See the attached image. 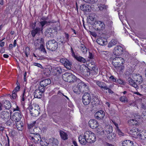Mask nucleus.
I'll use <instances>...</instances> for the list:
<instances>
[{
	"label": "nucleus",
	"instance_id": "f257e3e1",
	"mask_svg": "<svg viewBox=\"0 0 146 146\" xmlns=\"http://www.w3.org/2000/svg\"><path fill=\"white\" fill-rule=\"evenodd\" d=\"M36 121L33 122L28 125V129L30 132L29 138L31 142L35 143H38L39 140L41 139V137L39 134L37 133V127L36 126Z\"/></svg>",
	"mask_w": 146,
	"mask_h": 146
},
{
	"label": "nucleus",
	"instance_id": "f03ea898",
	"mask_svg": "<svg viewBox=\"0 0 146 146\" xmlns=\"http://www.w3.org/2000/svg\"><path fill=\"white\" fill-rule=\"evenodd\" d=\"M102 127L104 130L101 131V135H103L104 137H106L110 141L112 140L115 137L114 135H112V127L110 125L103 124Z\"/></svg>",
	"mask_w": 146,
	"mask_h": 146
},
{
	"label": "nucleus",
	"instance_id": "7ed1b4c3",
	"mask_svg": "<svg viewBox=\"0 0 146 146\" xmlns=\"http://www.w3.org/2000/svg\"><path fill=\"white\" fill-rule=\"evenodd\" d=\"M62 79L65 81L70 83L78 82L81 80L76 77L69 72H66L62 75Z\"/></svg>",
	"mask_w": 146,
	"mask_h": 146
},
{
	"label": "nucleus",
	"instance_id": "20e7f679",
	"mask_svg": "<svg viewBox=\"0 0 146 146\" xmlns=\"http://www.w3.org/2000/svg\"><path fill=\"white\" fill-rule=\"evenodd\" d=\"M27 110H29L31 114L33 116H37L40 113V108L37 104H30Z\"/></svg>",
	"mask_w": 146,
	"mask_h": 146
},
{
	"label": "nucleus",
	"instance_id": "39448f33",
	"mask_svg": "<svg viewBox=\"0 0 146 146\" xmlns=\"http://www.w3.org/2000/svg\"><path fill=\"white\" fill-rule=\"evenodd\" d=\"M83 137L85 138L87 141V143H92L96 141V137L95 134L90 131H86Z\"/></svg>",
	"mask_w": 146,
	"mask_h": 146
},
{
	"label": "nucleus",
	"instance_id": "423d86ee",
	"mask_svg": "<svg viewBox=\"0 0 146 146\" xmlns=\"http://www.w3.org/2000/svg\"><path fill=\"white\" fill-rule=\"evenodd\" d=\"M47 48L51 51H54L58 47L57 42L54 39L50 40L46 43Z\"/></svg>",
	"mask_w": 146,
	"mask_h": 146
},
{
	"label": "nucleus",
	"instance_id": "0eeeda50",
	"mask_svg": "<svg viewBox=\"0 0 146 146\" xmlns=\"http://www.w3.org/2000/svg\"><path fill=\"white\" fill-rule=\"evenodd\" d=\"M56 29L50 28L46 29L44 32V35L47 37H53L57 34Z\"/></svg>",
	"mask_w": 146,
	"mask_h": 146
},
{
	"label": "nucleus",
	"instance_id": "6e6552de",
	"mask_svg": "<svg viewBox=\"0 0 146 146\" xmlns=\"http://www.w3.org/2000/svg\"><path fill=\"white\" fill-rule=\"evenodd\" d=\"M91 99V96L90 94L85 93L83 95L82 100V103L84 105H87L90 103Z\"/></svg>",
	"mask_w": 146,
	"mask_h": 146
},
{
	"label": "nucleus",
	"instance_id": "1a4fd4ad",
	"mask_svg": "<svg viewBox=\"0 0 146 146\" xmlns=\"http://www.w3.org/2000/svg\"><path fill=\"white\" fill-rule=\"evenodd\" d=\"M51 82V80L48 78L43 80L40 82V86L39 87L40 88L41 90H45L46 87L47 86L50 84Z\"/></svg>",
	"mask_w": 146,
	"mask_h": 146
},
{
	"label": "nucleus",
	"instance_id": "9d476101",
	"mask_svg": "<svg viewBox=\"0 0 146 146\" xmlns=\"http://www.w3.org/2000/svg\"><path fill=\"white\" fill-rule=\"evenodd\" d=\"M124 62V60L123 58L118 57L114 58L112 61V63L115 67H119Z\"/></svg>",
	"mask_w": 146,
	"mask_h": 146
},
{
	"label": "nucleus",
	"instance_id": "9b49d317",
	"mask_svg": "<svg viewBox=\"0 0 146 146\" xmlns=\"http://www.w3.org/2000/svg\"><path fill=\"white\" fill-rule=\"evenodd\" d=\"M123 46L122 45H117L116 46L113 50V53L116 55L121 54L123 50Z\"/></svg>",
	"mask_w": 146,
	"mask_h": 146
},
{
	"label": "nucleus",
	"instance_id": "f8f14e48",
	"mask_svg": "<svg viewBox=\"0 0 146 146\" xmlns=\"http://www.w3.org/2000/svg\"><path fill=\"white\" fill-rule=\"evenodd\" d=\"M78 83V87L80 89L81 92L82 93L85 91H87L88 90V84H86L84 82L82 81Z\"/></svg>",
	"mask_w": 146,
	"mask_h": 146
},
{
	"label": "nucleus",
	"instance_id": "ddd939ff",
	"mask_svg": "<svg viewBox=\"0 0 146 146\" xmlns=\"http://www.w3.org/2000/svg\"><path fill=\"white\" fill-rule=\"evenodd\" d=\"M60 62L64 64L67 69L70 70L71 68L72 63L68 60L66 58H62L60 60Z\"/></svg>",
	"mask_w": 146,
	"mask_h": 146
},
{
	"label": "nucleus",
	"instance_id": "4468645a",
	"mask_svg": "<svg viewBox=\"0 0 146 146\" xmlns=\"http://www.w3.org/2000/svg\"><path fill=\"white\" fill-rule=\"evenodd\" d=\"M41 88L38 86V89L36 90L35 91L33 94L35 98H40L42 97V93L44 92L45 91L41 90Z\"/></svg>",
	"mask_w": 146,
	"mask_h": 146
},
{
	"label": "nucleus",
	"instance_id": "2eb2a0df",
	"mask_svg": "<svg viewBox=\"0 0 146 146\" xmlns=\"http://www.w3.org/2000/svg\"><path fill=\"white\" fill-rule=\"evenodd\" d=\"M22 117L21 112L19 111L14 113L12 116V118L14 121L18 122L21 119Z\"/></svg>",
	"mask_w": 146,
	"mask_h": 146
},
{
	"label": "nucleus",
	"instance_id": "dca6fc26",
	"mask_svg": "<svg viewBox=\"0 0 146 146\" xmlns=\"http://www.w3.org/2000/svg\"><path fill=\"white\" fill-rule=\"evenodd\" d=\"M88 124L92 129H95L98 127L99 125L98 122L95 119L90 120L88 122Z\"/></svg>",
	"mask_w": 146,
	"mask_h": 146
},
{
	"label": "nucleus",
	"instance_id": "f3484780",
	"mask_svg": "<svg viewBox=\"0 0 146 146\" xmlns=\"http://www.w3.org/2000/svg\"><path fill=\"white\" fill-rule=\"evenodd\" d=\"M42 29L43 28L39 26V25L37 24L36 28L32 30L31 32L32 36L33 37H34L36 34L39 33L41 31H42Z\"/></svg>",
	"mask_w": 146,
	"mask_h": 146
},
{
	"label": "nucleus",
	"instance_id": "a211bd4d",
	"mask_svg": "<svg viewBox=\"0 0 146 146\" xmlns=\"http://www.w3.org/2000/svg\"><path fill=\"white\" fill-rule=\"evenodd\" d=\"M88 69L91 71H93V73L94 74H96L98 73V69L96 66L94 64H89L88 65Z\"/></svg>",
	"mask_w": 146,
	"mask_h": 146
},
{
	"label": "nucleus",
	"instance_id": "6ab92c4d",
	"mask_svg": "<svg viewBox=\"0 0 146 146\" xmlns=\"http://www.w3.org/2000/svg\"><path fill=\"white\" fill-rule=\"evenodd\" d=\"M139 131H140L138 128H133L130 130L129 133L133 137L137 138Z\"/></svg>",
	"mask_w": 146,
	"mask_h": 146
},
{
	"label": "nucleus",
	"instance_id": "aec40b11",
	"mask_svg": "<svg viewBox=\"0 0 146 146\" xmlns=\"http://www.w3.org/2000/svg\"><path fill=\"white\" fill-rule=\"evenodd\" d=\"M136 138L139 139L140 140H144L146 139V131H139Z\"/></svg>",
	"mask_w": 146,
	"mask_h": 146
},
{
	"label": "nucleus",
	"instance_id": "412c9836",
	"mask_svg": "<svg viewBox=\"0 0 146 146\" xmlns=\"http://www.w3.org/2000/svg\"><path fill=\"white\" fill-rule=\"evenodd\" d=\"M122 146H133V142L129 140L123 141L121 143Z\"/></svg>",
	"mask_w": 146,
	"mask_h": 146
},
{
	"label": "nucleus",
	"instance_id": "4be33fe9",
	"mask_svg": "<svg viewBox=\"0 0 146 146\" xmlns=\"http://www.w3.org/2000/svg\"><path fill=\"white\" fill-rule=\"evenodd\" d=\"M55 21H40L39 23H38L37 24L40 26L41 27L43 28V27L45 25L47 26L50 25V23H54L55 22Z\"/></svg>",
	"mask_w": 146,
	"mask_h": 146
},
{
	"label": "nucleus",
	"instance_id": "5701e85b",
	"mask_svg": "<svg viewBox=\"0 0 146 146\" xmlns=\"http://www.w3.org/2000/svg\"><path fill=\"white\" fill-rule=\"evenodd\" d=\"M52 69L53 72L57 75H59L62 72V70L60 67H54Z\"/></svg>",
	"mask_w": 146,
	"mask_h": 146
},
{
	"label": "nucleus",
	"instance_id": "b1692460",
	"mask_svg": "<svg viewBox=\"0 0 146 146\" xmlns=\"http://www.w3.org/2000/svg\"><path fill=\"white\" fill-rule=\"evenodd\" d=\"M133 78L136 82H137L139 84H141L142 81V76L139 74L135 75L133 76Z\"/></svg>",
	"mask_w": 146,
	"mask_h": 146
},
{
	"label": "nucleus",
	"instance_id": "393cba45",
	"mask_svg": "<svg viewBox=\"0 0 146 146\" xmlns=\"http://www.w3.org/2000/svg\"><path fill=\"white\" fill-rule=\"evenodd\" d=\"M40 144L42 146H47L49 144L50 139H45L42 138L40 141Z\"/></svg>",
	"mask_w": 146,
	"mask_h": 146
},
{
	"label": "nucleus",
	"instance_id": "a878e982",
	"mask_svg": "<svg viewBox=\"0 0 146 146\" xmlns=\"http://www.w3.org/2000/svg\"><path fill=\"white\" fill-rule=\"evenodd\" d=\"M58 143L57 140L53 137L50 139L49 144L52 146H56Z\"/></svg>",
	"mask_w": 146,
	"mask_h": 146
},
{
	"label": "nucleus",
	"instance_id": "bb28decb",
	"mask_svg": "<svg viewBox=\"0 0 146 146\" xmlns=\"http://www.w3.org/2000/svg\"><path fill=\"white\" fill-rule=\"evenodd\" d=\"M74 57L78 62L82 63H85L86 62V60L84 58L79 55H76Z\"/></svg>",
	"mask_w": 146,
	"mask_h": 146
},
{
	"label": "nucleus",
	"instance_id": "cd10ccee",
	"mask_svg": "<svg viewBox=\"0 0 146 146\" xmlns=\"http://www.w3.org/2000/svg\"><path fill=\"white\" fill-rule=\"evenodd\" d=\"M100 21H96L94 23V28L95 29L98 31H100Z\"/></svg>",
	"mask_w": 146,
	"mask_h": 146
},
{
	"label": "nucleus",
	"instance_id": "c85d7f7f",
	"mask_svg": "<svg viewBox=\"0 0 146 146\" xmlns=\"http://www.w3.org/2000/svg\"><path fill=\"white\" fill-rule=\"evenodd\" d=\"M60 134L61 138L64 140L67 139L68 135L67 134L62 131H60Z\"/></svg>",
	"mask_w": 146,
	"mask_h": 146
},
{
	"label": "nucleus",
	"instance_id": "c756f323",
	"mask_svg": "<svg viewBox=\"0 0 146 146\" xmlns=\"http://www.w3.org/2000/svg\"><path fill=\"white\" fill-rule=\"evenodd\" d=\"M128 81L129 84L134 87L137 88L138 86L137 84L131 78H129L128 79Z\"/></svg>",
	"mask_w": 146,
	"mask_h": 146
},
{
	"label": "nucleus",
	"instance_id": "7c9ffc66",
	"mask_svg": "<svg viewBox=\"0 0 146 146\" xmlns=\"http://www.w3.org/2000/svg\"><path fill=\"white\" fill-rule=\"evenodd\" d=\"M78 140L80 143L82 145H85L87 142V140L85 137H82L81 135L79 136L78 137Z\"/></svg>",
	"mask_w": 146,
	"mask_h": 146
},
{
	"label": "nucleus",
	"instance_id": "2f4dec72",
	"mask_svg": "<svg viewBox=\"0 0 146 146\" xmlns=\"http://www.w3.org/2000/svg\"><path fill=\"white\" fill-rule=\"evenodd\" d=\"M52 69L51 67L46 68L43 70V74L46 76H48L50 74L51 71V70Z\"/></svg>",
	"mask_w": 146,
	"mask_h": 146
},
{
	"label": "nucleus",
	"instance_id": "473e14b6",
	"mask_svg": "<svg viewBox=\"0 0 146 146\" xmlns=\"http://www.w3.org/2000/svg\"><path fill=\"white\" fill-rule=\"evenodd\" d=\"M104 37L103 35H102V37H101V42H102V44H101V45L104 46L105 45L108 44V42L107 41L106 38L107 37H106V36L105 35V33H104Z\"/></svg>",
	"mask_w": 146,
	"mask_h": 146
},
{
	"label": "nucleus",
	"instance_id": "72a5a7b5",
	"mask_svg": "<svg viewBox=\"0 0 146 146\" xmlns=\"http://www.w3.org/2000/svg\"><path fill=\"white\" fill-rule=\"evenodd\" d=\"M4 106L6 109L9 110L11 107V104L9 101L6 100L4 103Z\"/></svg>",
	"mask_w": 146,
	"mask_h": 146
},
{
	"label": "nucleus",
	"instance_id": "f704fd0d",
	"mask_svg": "<svg viewBox=\"0 0 146 146\" xmlns=\"http://www.w3.org/2000/svg\"><path fill=\"white\" fill-rule=\"evenodd\" d=\"M128 123L131 125H138V122L136 119H133L129 120L128 121Z\"/></svg>",
	"mask_w": 146,
	"mask_h": 146
},
{
	"label": "nucleus",
	"instance_id": "c9c22d12",
	"mask_svg": "<svg viewBox=\"0 0 146 146\" xmlns=\"http://www.w3.org/2000/svg\"><path fill=\"white\" fill-rule=\"evenodd\" d=\"M73 90L74 92L77 94H79L82 93V92H81L80 88H79V87H78V84L77 86H75L73 88Z\"/></svg>",
	"mask_w": 146,
	"mask_h": 146
},
{
	"label": "nucleus",
	"instance_id": "e433bc0d",
	"mask_svg": "<svg viewBox=\"0 0 146 146\" xmlns=\"http://www.w3.org/2000/svg\"><path fill=\"white\" fill-rule=\"evenodd\" d=\"M117 42V41L116 40L112 39L109 42L108 47L110 48L116 44Z\"/></svg>",
	"mask_w": 146,
	"mask_h": 146
},
{
	"label": "nucleus",
	"instance_id": "4c0bfd02",
	"mask_svg": "<svg viewBox=\"0 0 146 146\" xmlns=\"http://www.w3.org/2000/svg\"><path fill=\"white\" fill-rule=\"evenodd\" d=\"M37 42L35 43V45L36 46H38L39 45V44L38 42H39L40 44H44V39L43 38H42L39 39H36Z\"/></svg>",
	"mask_w": 146,
	"mask_h": 146
},
{
	"label": "nucleus",
	"instance_id": "58836bf2",
	"mask_svg": "<svg viewBox=\"0 0 146 146\" xmlns=\"http://www.w3.org/2000/svg\"><path fill=\"white\" fill-rule=\"evenodd\" d=\"M52 110L53 111L52 112L53 113H58L60 111V107L58 106H55L53 107Z\"/></svg>",
	"mask_w": 146,
	"mask_h": 146
},
{
	"label": "nucleus",
	"instance_id": "ea45409f",
	"mask_svg": "<svg viewBox=\"0 0 146 146\" xmlns=\"http://www.w3.org/2000/svg\"><path fill=\"white\" fill-rule=\"evenodd\" d=\"M80 49L84 53H86L87 51V49L85 45L81 44L80 46Z\"/></svg>",
	"mask_w": 146,
	"mask_h": 146
},
{
	"label": "nucleus",
	"instance_id": "a19ab883",
	"mask_svg": "<svg viewBox=\"0 0 146 146\" xmlns=\"http://www.w3.org/2000/svg\"><path fill=\"white\" fill-rule=\"evenodd\" d=\"M83 74L86 77H88L90 75L91 73L90 70L88 69H86L85 70L82 72Z\"/></svg>",
	"mask_w": 146,
	"mask_h": 146
},
{
	"label": "nucleus",
	"instance_id": "79ce46f5",
	"mask_svg": "<svg viewBox=\"0 0 146 146\" xmlns=\"http://www.w3.org/2000/svg\"><path fill=\"white\" fill-rule=\"evenodd\" d=\"M16 126L19 130H21L23 126V123H16Z\"/></svg>",
	"mask_w": 146,
	"mask_h": 146
},
{
	"label": "nucleus",
	"instance_id": "37998d69",
	"mask_svg": "<svg viewBox=\"0 0 146 146\" xmlns=\"http://www.w3.org/2000/svg\"><path fill=\"white\" fill-rule=\"evenodd\" d=\"M127 99L125 96H122L119 98V100L121 102L125 103L127 102Z\"/></svg>",
	"mask_w": 146,
	"mask_h": 146
},
{
	"label": "nucleus",
	"instance_id": "c03bdc74",
	"mask_svg": "<svg viewBox=\"0 0 146 146\" xmlns=\"http://www.w3.org/2000/svg\"><path fill=\"white\" fill-rule=\"evenodd\" d=\"M57 39L58 41L60 42L62 44H64L66 42V40L64 39V36L61 37L59 38H57Z\"/></svg>",
	"mask_w": 146,
	"mask_h": 146
},
{
	"label": "nucleus",
	"instance_id": "a18cd8bd",
	"mask_svg": "<svg viewBox=\"0 0 146 146\" xmlns=\"http://www.w3.org/2000/svg\"><path fill=\"white\" fill-rule=\"evenodd\" d=\"M109 54L108 52L106 51H103L102 53V55L103 57L105 59H106L108 57V56H109Z\"/></svg>",
	"mask_w": 146,
	"mask_h": 146
},
{
	"label": "nucleus",
	"instance_id": "49530a36",
	"mask_svg": "<svg viewBox=\"0 0 146 146\" xmlns=\"http://www.w3.org/2000/svg\"><path fill=\"white\" fill-rule=\"evenodd\" d=\"M10 96L11 97V98L12 99L13 98V99H15L17 96V95L16 94V92H15V90H13L12 92V96H11V95L9 94Z\"/></svg>",
	"mask_w": 146,
	"mask_h": 146
},
{
	"label": "nucleus",
	"instance_id": "de8ad7c7",
	"mask_svg": "<svg viewBox=\"0 0 146 146\" xmlns=\"http://www.w3.org/2000/svg\"><path fill=\"white\" fill-rule=\"evenodd\" d=\"M100 38H98L96 40V42L98 44H96L95 45L96 47L97 48L98 50V51L99 52H100V50L99 48H98V44H100Z\"/></svg>",
	"mask_w": 146,
	"mask_h": 146
},
{
	"label": "nucleus",
	"instance_id": "09e8293b",
	"mask_svg": "<svg viewBox=\"0 0 146 146\" xmlns=\"http://www.w3.org/2000/svg\"><path fill=\"white\" fill-rule=\"evenodd\" d=\"M64 39L66 42H68L69 40V35L66 32L64 33Z\"/></svg>",
	"mask_w": 146,
	"mask_h": 146
},
{
	"label": "nucleus",
	"instance_id": "8fccbe9b",
	"mask_svg": "<svg viewBox=\"0 0 146 146\" xmlns=\"http://www.w3.org/2000/svg\"><path fill=\"white\" fill-rule=\"evenodd\" d=\"M100 110L98 111L95 114V118L97 119H100V117L99 116L100 115Z\"/></svg>",
	"mask_w": 146,
	"mask_h": 146
},
{
	"label": "nucleus",
	"instance_id": "3c124183",
	"mask_svg": "<svg viewBox=\"0 0 146 146\" xmlns=\"http://www.w3.org/2000/svg\"><path fill=\"white\" fill-rule=\"evenodd\" d=\"M93 101L94 102V104H95L96 105H99L100 104V100L96 97H95L93 99Z\"/></svg>",
	"mask_w": 146,
	"mask_h": 146
},
{
	"label": "nucleus",
	"instance_id": "603ef678",
	"mask_svg": "<svg viewBox=\"0 0 146 146\" xmlns=\"http://www.w3.org/2000/svg\"><path fill=\"white\" fill-rule=\"evenodd\" d=\"M29 93L28 92H26L25 90H24L23 93L21 96L24 98H27L29 96Z\"/></svg>",
	"mask_w": 146,
	"mask_h": 146
},
{
	"label": "nucleus",
	"instance_id": "864d4df0",
	"mask_svg": "<svg viewBox=\"0 0 146 146\" xmlns=\"http://www.w3.org/2000/svg\"><path fill=\"white\" fill-rule=\"evenodd\" d=\"M84 11H90L91 10V7L89 5H85Z\"/></svg>",
	"mask_w": 146,
	"mask_h": 146
},
{
	"label": "nucleus",
	"instance_id": "5fc2aeb1",
	"mask_svg": "<svg viewBox=\"0 0 146 146\" xmlns=\"http://www.w3.org/2000/svg\"><path fill=\"white\" fill-rule=\"evenodd\" d=\"M101 88H102L103 89H104V90H106L108 91V92L112 93H113V92L111 90V89L108 88L107 86H101Z\"/></svg>",
	"mask_w": 146,
	"mask_h": 146
},
{
	"label": "nucleus",
	"instance_id": "6e6d98bb",
	"mask_svg": "<svg viewBox=\"0 0 146 146\" xmlns=\"http://www.w3.org/2000/svg\"><path fill=\"white\" fill-rule=\"evenodd\" d=\"M13 121L12 119H9L8 120L6 123V124L9 126H10L12 124Z\"/></svg>",
	"mask_w": 146,
	"mask_h": 146
},
{
	"label": "nucleus",
	"instance_id": "4d7b16f0",
	"mask_svg": "<svg viewBox=\"0 0 146 146\" xmlns=\"http://www.w3.org/2000/svg\"><path fill=\"white\" fill-rule=\"evenodd\" d=\"M5 125L4 123L0 124V131H3L5 129Z\"/></svg>",
	"mask_w": 146,
	"mask_h": 146
},
{
	"label": "nucleus",
	"instance_id": "13d9d810",
	"mask_svg": "<svg viewBox=\"0 0 146 146\" xmlns=\"http://www.w3.org/2000/svg\"><path fill=\"white\" fill-rule=\"evenodd\" d=\"M117 132L118 135L120 136H123L124 135V134L121 131L118 129H117Z\"/></svg>",
	"mask_w": 146,
	"mask_h": 146
},
{
	"label": "nucleus",
	"instance_id": "bf43d9fd",
	"mask_svg": "<svg viewBox=\"0 0 146 146\" xmlns=\"http://www.w3.org/2000/svg\"><path fill=\"white\" fill-rule=\"evenodd\" d=\"M118 83L120 84L124 85L125 82L121 79H118L117 80Z\"/></svg>",
	"mask_w": 146,
	"mask_h": 146
},
{
	"label": "nucleus",
	"instance_id": "052dcab7",
	"mask_svg": "<svg viewBox=\"0 0 146 146\" xmlns=\"http://www.w3.org/2000/svg\"><path fill=\"white\" fill-rule=\"evenodd\" d=\"M100 126L98 127H97L96 128V132L98 134V135H100Z\"/></svg>",
	"mask_w": 146,
	"mask_h": 146
},
{
	"label": "nucleus",
	"instance_id": "680f3d73",
	"mask_svg": "<svg viewBox=\"0 0 146 146\" xmlns=\"http://www.w3.org/2000/svg\"><path fill=\"white\" fill-rule=\"evenodd\" d=\"M34 65H35V66H38V67H39L41 68H43V67L42 66V65L41 64H40L39 63H34Z\"/></svg>",
	"mask_w": 146,
	"mask_h": 146
},
{
	"label": "nucleus",
	"instance_id": "e2e57ef3",
	"mask_svg": "<svg viewBox=\"0 0 146 146\" xmlns=\"http://www.w3.org/2000/svg\"><path fill=\"white\" fill-rule=\"evenodd\" d=\"M105 27V25L103 22H101V30H103L104 29Z\"/></svg>",
	"mask_w": 146,
	"mask_h": 146
},
{
	"label": "nucleus",
	"instance_id": "0e129e2a",
	"mask_svg": "<svg viewBox=\"0 0 146 146\" xmlns=\"http://www.w3.org/2000/svg\"><path fill=\"white\" fill-rule=\"evenodd\" d=\"M36 23V22H35L34 23H33L31 24V28L33 29V30L35 28L36 25H37Z\"/></svg>",
	"mask_w": 146,
	"mask_h": 146
},
{
	"label": "nucleus",
	"instance_id": "69168bd1",
	"mask_svg": "<svg viewBox=\"0 0 146 146\" xmlns=\"http://www.w3.org/2000/svg\"><path fill=\"white\" fill-rule=\"evenodd\" d=\"M94 57V55L92 53L89 52V55L88 58L90 59H93Z\"/></svg>",
	"mask_w": 146,
	"mask_h": 146
},
{
	"label": "nucleus",
	"instance_id": "338daca9",
	"mask_svg": "<svg viewBox=\"0 0 146 146\" xmlns=\"http://www.w3.org/2000/svg\"><path fill=\"white\" fill-rule=\"evenodd\" d=\"M110 79L113 82H116V78H115L113 76H110Z\"/></svg>",
	"mask_w": 146,
	"mask_h": 146
},
{
	"label": "nucleus",
	"instance_id": "774afa93",
	"mask_svg": "<svg viewBox=\"0 0 146 146\" xmlns=\"http://www.w3.org/2000/svg\"><path fill=\"white\" fill-rule=\"evenodd\" d=\"M141 106L142 108L143 109H144V108L143 107H146V103H141Z\"/></svg>",
	"mask_w": 146,
	"mask_h": 146
}]
</instances>
